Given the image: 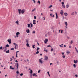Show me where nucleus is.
<instances>
[{
  "instance_id": "64",
  "label": "nucleus",
  "mask_w": 78,
  "mask_h": 78,
  "mask_svg": "<svg viewBox=\"0 0 78 78\" xmlns=\"http://www.w3.org/2000/svg\"><path fill=\"white\" fill-rule=\"evenodd\" d=\"M36 22V20H33V22Z\"/></svg>"
},
{
  "instance_id": "45",
  "label": "nucleus",
  "mask_w": 78,
  "mask_h": 78,
  "mask_svg": "<svg viewBox=\"0 0 78 78\" xmlns=\"http://www.w3.org/2000/svg\"><path fill=\"white\" fill-rule=\"evenodd\" d=\"M6 47H9V45H8V44L6 45Z\"/></svg>"
},
{
  "instance_id": "28",
  "label": "nucleus",
  "mask_w": 78,
  "mask_h": 78,
  "mask_svg": "<svg viewBox=\"0 0 78 78\" xmlns=\"http://www.w3.org/2000/svg\"><path fill=\"white\" fill-rule=\"evenodd\" d=\"M30 73H31V74H32V73H33V70H30Z\"/></svg>"
},
{
  "instance_id": "25",
  "label": "nucleus",
  "mask_w": 78,
  "mask_h": 78,
  "mask_svg": "<svg viewBox=\"0 0 78 78\" xmlns=\"http://www.w3.org/2000/svg\"><path fill=\"white\" fill-rule=\"evenodd\" d=\"M30 24L31 25L30 27H31V28H32V27H33V24L31 23H30Z\"/></svg>"
},
{
  "instance_id": "32",
  "label": "nucleus",
  "mask_w": 78,
  "mask_h": 78,
  "mask_svg": "<svg viewBox=\"0 0 78 78\" xmlns=\"http://www.w3.org/2000/svg\"><path fill=\"white\" fill-rule=\"evenodd\" d=\"M47 73L48 74V75L49 76H50V74H49V72H48Z\"/></svg>"
},
{
  "instance_id": "50",
  "label": "nucleus",
  "mask_w": 78,
  "mask_h": 78,
  "mask_svg": "<svg viewBox=\"0 0 78 78\" xmlns=\"http://www.w3.org/2000/svg\"><path fill=\"white\" fill-rule=\"evenodd\" d=\"M13 44L14 45H16V43H13Z\"/></svg>"
},
{
  "instance_id": "12",
  "label": "nucleus",
  "mask_w": 78,
  "mask_h": 78,
  "mask_svg": "<svg viewBox=\"0 0 78 78\" xmlns=\"http://www.w3.org/2000/svg\"><path fill=\"white\" fill-rule=\"evenodd\" d=\"M66 53H67V55L69 54V53H70V51H67L66 52Z\"/></svg>"
},
{
  "instance_id": "36",
  "label": "nucleus",
  "mask_w": 78,
  "mask_h": 78,
  "mask_svg": "<svg viewBox=\"0 0 78 78\" xmlns=\"http://www.w3.org/2000/svg\"><path fill=\"white\" fill-rule=\"evenodd\" d=\"M36 73H33V76H35L36 75Z\"/></svg>"
},
{
  "instance_id": "6",
  "label": "nucleus",
  "mask_w": 78,
  "mask_h": 78,
  "mask_svg": "<svg viewBox=\"0 0 78 78\" xmlns=\"http://www.w3.org/2000/svg\"><path fill=\"white\" fill-rule=\"evenodd\" d=\"M48 39H47V38H46L44 41V43H47V42H48Z\"/></svg>"
},
{
  "instance_id": "29",
  "label": "nucleus",
  "mask_w": 78,
  "mask_h": 78,
  "mask_svg": "<svg viewBox=\"0 0 78 78\" xmlns=\"http://www.w3.org/2000/svg\"><path fill=\"white\" fill-rule=\"evenodd\" d=\"M73 66L74 67V68H76V65H75V64H74L73 65Z\"/></svg>"
},
{
  "instance_id": "48",
  "label": "nucleus",
  "mask_w": 78,
  "mask_h": 78,
  "mask_svg": "<svg viewBox=\"0 0 78 78\" xmlns=\"http://www.w3.org/2000/svg\"><path fill=\"white\" fill-rule=\"evenodd\" d=\"M10 61H12V58H10Z\"/></svg>"
},
{
  "instance_id": "3",
  "label": "nucleus",
  "mask_w": 78,
  "mask_h": 78,
  "mask_svg": "<svg viewBox=\"0 0 78 78\" xmlns=\"http://www.w3.org/2000/svg\"><path fill=\"white\" fill-rule=\"evenodd\" d=\"M7 41L8 42H9V44H11V39H8Z\"/></svg>"
},
{
  "instance_id": "58",
  "label": "nucleus",
  "mask_w": 78,
  "mask_h": 78,
  "mask_svg": "<svg viewBox=\"0 0 78 78\" xmlns=\"http://www.w3.org/2000/svg\"><path fill=\"white\" fill-rule=\"evenodd\" d=\"M75 76H76V77H78V75H75Z\"/></svg>"
},
{
  "instance_id": "47",
  "label": "nucleus",
  "mask_w": 78,
  "mask_h": 78,
  "mask_svg": "<svg viewBox=\"0 0 78 78\" xmlns=\"http://www.w3.org/2000/svg\"><path fill=\"white\" fill-rule=\"evenodd\" d=\"M65 57H66V56H65V55H63V56H62V58H65Z\"/></svg>"
},
{
  "instance_id": "26",
  "label": "nucleus",
  "mask_w": 78,
  "mask_h": 78,
  "mask_svg": "<svg viewBox=\"0 0 78 78\" xmlns=\"http://www.w3.org/2000/svg\"><path fill=\"white\" fill-rule=\"evenodd\" d=\"M75 48L76 51V52L77 53H78V49H77L76 48V47H75Z\"/></svg>"
},
{
  "instance_id": "41",
  "label": "nucleus",
  "mask_w": 78,
  "mask_h": 78,
  "mask_svg": "<svg viewBox=\"0 0 78 78\" xmlns=\"http://www.w3.org/2000/svg\"><path fill=\"white\" fill-rule=\"evenodd\" d=\"M39 51H37L36 52V54H39Z\"/></svg>"
},
{
  "instance_id": "5",
  "label": "nucleus",
  "mask_w": 78,
  "mask_h": 78,
  "mask_svg": "<svg viewBox=\"0 0 78 78\" xmlns=\"http://www.w3.org/2000/svg\"><path fill=\"white\" fill-rule=\"evenodd\" d=\"M18 11L19 12V14L20 15L21 13L22 10H21V9H18Z\"/></svg>"
},
{
  "instance_id": "7",
  "label": "nucleus",
  "mask_w": 78,
  "mask_h": 78,
  "mask_svg": "<svg viewBox=\"0 0 78 78\" xmlns=\"http://www.w3.org/2000/svg\"><path fill=\"white\" fill-rule=\"evenodd\" d=\"M24 12H25V10L24 9H23L21 10V13L23 14Z\"/></svg>"
},
{
  "instance_id": "59",
  "label": "nucleus",
  "mask_w": 78,
  "mask_h": 78,
  "mask_svg": "<svg viewBox=\"0 0 78 78\" xmlns=\"http://www.w3.org/2000/svg\"><path fill=\"white\" fill-rule=\"evenodd\" d=\"M75 14H76V15L77 14V12H75Z\"/></svg>"
},
{
  "instance_id": "34",
  "label": "nucleus",
  "mask_w": 78,
  "mask_h": 78,
  "mask_svg": "<svg viewBox=\"0 0 78 78\" xmlns=\"http://www.w3.org/2000/svg\"><path fill=\"white\" fill-rule=\"evenodd\" d=\"M69 5H66V8H69Z\"/></svg>"
},
{
  "instance_id": "2",
  "label": "nucleus",
  "mask_w": 78,
  "mask_h": 78,
  "mask_svg": "<svg viewBox=\"0 0 78 78\" xmlns=\"http://www.w3.org/2000/svg\"><path fill=\"white\" fill-rule=\"evenodd\" d=\"M15 65L16 67H17L16 69H18L19 68V63H15Z\"/></svg>"
},
{
  "instance_id": "61",
  "label": "nucleus",
  "mask_w": 78,
  "mask_h": 78,
  "mask_svg": "<svg viewBox=\"0 0 78 78\" xmlns=\"http://www.w3.org/2000/svg\"><path fill=\"white\" fill-rule=\"evenodd\" d=\"M45 37H47V34H45Z\"/></svg>"
},
{
  "instance_id": "9",
  "label": "nucleus",
  "mask_w": 78,
  "mask_h": 78,
  "mask_svg": "<svg viewBox=\"0 0 78 78\" xmlns=\"http://www.w3.org/2000/svg\"><path fill=\"white\" fill-rule=\"evenodd\" d=\"M63 13H64V11H63L62 10H61V12H60V14H61L62 15V14H63Z\"/></svg>"
},
{
  "instance_id": "52",
  "label": "nucleus",
  "mask_w": 78,
  "mask_h": 78,
  "mask_svg": "<svg viewBox=\"0 0 78 78\" xmlns=\"http://www.w3.org/2000/svg\"><path fill=\"white\" fill-rule=\"evenodd\" d=\"M51 47V46H50V45H49L47 46V47Z\"/></svg>"
},
{
  "instance_id": "33",
  "label": "nucleus",
  "mask_w": 78,
  "mask_h": 78,
  "mask_svg": "<svg viewBox=\"0 0 78 78\" xmlns=\"http://www.w3.org/2000/svg\"><path fill=\"white\" fill-rule=\"evenodd\" d=\"M75 14V12H73L72 13H71V15L72 16H73V15H74V14Z\"/></svg>"
},
{
  "instance_id": "30",
  "label": "nucleus",
  "mask_w": 78,
  "mask_h": 78,
  "mask_svg": "<svg viewBox=\"0 0 78 78\" xmlns=\"http://www.w3.org/2000/svg\"><path fill=\"white\" fill-rule=\"evenodd\" d=\"M62 8H65V5H62Z\"/></svg>"
},
{
  "instance_id": "42",
  "label": "nucleus",
  "mask_w": 78,
  "mask_h": 78,
  "mask_svg": "<svg viewBox=\"0 0 78 78\" xmlns=\"http://www.w3.org/2000/svg\"><path fill=\"white\" fill-rule=\"evenodd\" d=\"M40 72H41V70H39L38 71V73H40Z\"/></svg>"
},
{
  "instance_id": "51",
  "label": "nucleus",
  "mask_w": 78,
  "mask_h": 78,
  "mask_svg": "<svg viewBox=\"0 0 78 78\" xmlns=\"http://www.w3.org/2000/svg\"><path fill=\"white\" fill-rule=\"evenodd\" d=\"M57 63L58 65H59V62H58V61L57 62Z\"/></svg>"
},
{
  "instance_id": "46",
  "label": "nucleus",
  "mask_w": 78,
  "mask_h": 78,
  "mask_svg": "<svg viewBox=\"0 0 78 78\" xmlns=\"http://www.w3.org/2000/svg\"><path fill=\"white\" fill-rule=\"evenodd\" d=\"M62 5H64V3L63 2H62Z\"/></svg>"
},
{
  "instance_id": "53",
  "label": "nucleus",
  "mask_w": 78,
  "mask_h": 78,
  "mask_svg": "<svg viewBox=\"0 0 78 78\" xmlns=\"http://www.w3.org/2000/svg\"><path fill=\"white\" fill-rule=\"evenodd\" d=\"M2 46H1L0 47V50H2Z\"/></svg>"
},
{
  "instance_id": "8",
  "label": "nucleus",
  "mask_w": 78,
  "mask_h": 78,
  "mask_svg": "<svg viewBox=\"0 0 78 78\" xmlns=\"http://www.w3.org/2000/svg\"><path fill=\"white\" fill-rule=\"evenodd\" d=\"M74 63H75V64H76V63H77L78 62V60H74Z\"/></svg>"
},
{
  "instance_id": "35",
  "label": "nucleus",
  "mask_w": 78,
  "mask_h": 78,
  "mask_svg": "<svg viewBox=\"0 0 78 78\" xmlns=\"http://www.w3.org/2000/svg\"><path fill=\"white\" fill-rule=\"evenodd\" d=\"M37 3H39V4H41V2L39 1H38Z\"/></svg>"
},
{
  "instance_id": "44",
  "label": "nucleus",
  "mask_w": 78,
  "mask_h": 78,
  "mask_svg": "<svg viewBox=\"0 0 78 78\" xmlns=\"http://www.w3.org/2000/svg\"><path fill=\"white\" fill-rule=\"evenodd\" d=\"M33 24L34 25H36V23L35 22H33Z\"/></svg>"
},
{
  "instance_id": "55",
  "label": "nucleus",
  "mask_w": 78,
  "mask_h": 78,
  "mask_svg": "<svg viewBox=\"0 0 78 78\" xmlns=\"http://www.w3.org/2000/svg\"><path fill=\"white\" fill-rule=\"evenodd\" d=\"M19 73V72L18 71H16V73L18 74Z\"/></svg>"
},
{
  "instance_id": "39",
  "label": "nucleus",
  "mask_w": 78,
  "mask_h": 78,
  "mask_svg": "<svg viewBox=\"0 0 78 78\" xmlns=\"http://www.w3.org/2000/svg\"><path fill=\"white\" fill-rule=\"evenodd\" d=\"M73 43V41L72 40L70 42L71 44H72Z\"/></svg>"
},
{
  "instance_id": "57",
  "label": "nucleus",
  "mask_w": 78,
  "mask_h": 78,
  "mask_svg": "<svg viewBox=\"0 0 78 78\" xmlns=\"http://www.w3.org/2000/svg\"><path fill=\"white\" fill-rule=\"evenodd\" d=\"M6 51V49H5L4 50V52H5V51Z\"/></svg>"
},
{
  "instance_id": "18",
  "label": "nucleus",
  "mask_w": 78,
  "mask_h": 78,
  "mask_svg": "<svg viewBox=\"0 0 78 78\" xmlns=\"http://www.w3.org/2000/svg\"><path fill=\"white\" fill-rule=\"evenodd\" d=\"M16 47H18V44H16L15 47V49H16Z\"/></svg>"
},
{
  "instance_id": "4",
  "label": "nucleus",
  "mask_w": 78,
  "mask_h": 78,
  "mask_svg": "<svg viewBox=\"0 0 78 78\" xmlns=\"http://www.w3.org/2000/svg\"><path fill=\"white\" fill-rule=\"evenodd\" d=\"M39 61L40 63H43V62H42V58L39 59Z\"/></svg>"
},
{
  "instance_id": "10",
  "label": "nucleus",
  "mask_w": 78,
  "mask_h": 78,
  "mask_svg": "<svg viewBox=\"0 0 78 78\" xmlns=\"http://www.w3.org/2000/svg\"><path fill=\"white\" fill-rule=\"evenodd\" d=\"M26 32L27 33H30V30L28 29L27 30H26Z\"/></svg>"
},
{
  "instance_id": "54",
  "label": "nucleus",
  "mask_w": 78,
  "mask_h": 78,
  "mask_svg": "<svg viewBox=\"0 0 78 78\" xmlns=\"http://www.w3.org/2000/svg\"><path fill=\"white\" fill-rule=\"evenodd\" d=\"M61 33H63V30H61Z\"/></svg>"
},
{
  "instance_id": "63",
  "label": "nucleus",
  "mask_w": 78,
  "mask_h": 78,
  "mask_svg": "<svg viewBox=\"0 0 78 78\" xmlns=\"http://www.w3.org/2000/svg\"><path fill=\"white\" fill-rule=\"evenodd\" d=\"M69 48H72V47H71V46H69Z\"/></svg>"
},
{
  "instance_id": "27",
  "label": "nucleus",
  "mask_w": 78,
  "mask_h": 78,
  "mask_svg": "<svg viewBox=\"0 0 78 78\" xmlns=\"http://www.w3.org/2000/svg\"><path fill=\"white\" fill-rule=\"evenodd\" d=\"M35 9H36V8H34V9H33L32 10V12H33L34 11H35Z\"/></svg>"
},
{
  "instance_id": "1",
  "label": "nucleus",
  "mask_w": 78,
  "mask_h": 78,
  "mask_svg": "<svg viewBox=\"0 0 78 78\" xmlns=\"http://www.w3.org/2000/svg\"><path fill=\"white\" fill-rule=\"evenodd\" d=\"M44 60H45V61H47L48 60V56H46L44 57Z\"/></svg>"
},
{
  "instance_id": "22",
  "label": "nucleus",
  "mask_w": 78,
  "mask_h": 78,
  "mask_svg": "<svg viewBox=\"0 0 78 78\" xmlns=\"http://www.w3.org/2000/svg\"><path fill=\"white\" fill-rule=\"evenodd\" d=\"M55 15L56 16V19H58V15H57V13H55Z\"/></svg>"
},
{
  "instance_id": "43",
  "label": "nucleus",
  "mask_w": 78,
  "mask_h": 78,
  "mask_svg": "<svg viewBox=\"0 0 78 78\" xmlns=\"http://www.w3.org/2000/svg\"><path fill=\"white\" fill-rule=\"evenodd\" d=\"M20 76H23V73H21L20 74Z\"/></svg>"
},
{
  "instance_id": "20",
  "label": "nucleus",
  "mask_w": 78,
  "mask_h": 78,
  "mask_svg": "<svg viewBox=\"0 0 78 78\" xmlns=\"http://www.w3.org/2000/svg\"><path fill=\"white\" fill-rule=\"evenodd\" d=\"M6 53H9V50H8L7 51H6Z\"/></svg>"
},
{
  "instance_id": "11",
  "label": "nucleus",
  "mask_w": 78,
  "mask_h": 78,
  "mask_svg": "<svg viewBox=\"0 0 78 78\" xmlns=\"http://www.w3.org/2000/svg\"><path fill=\"white\" fill-rule=\"evenodd\" d=\"M15 23L17 24V25H19V21L17 20L15 22Z\"/></svg>"
},
{
  "instance_id": "56",
  "label": "nucleus",
  "mask_w": 78,
  "mask_h": 78,
  "mask_svg": "<svg viewBox=\"0 0 78 78\" xmlns=\"http://www.w3.org/2000/svg\"><path fill=\"white\" fill-rule=\"evenodd\" d=\"M34 19H36V16H34Z\"/></svg>"
},
{
  "instance_id": "38",
  "label": "nucleus",
  "mask_w": 78,
  "mask_h": 78,
  "mask_svg": "<svg viewBox=\"0 0 78 78\" xmlns=\"http://www.w3.org/2000/svg\"><path fill=\"white\" fill-rule=\"evenodd\" d=\"M52 6H53V5H51L50 6L48 7V8H51V7H52Z\"/></svg>"
},
{
  "instance_id": "37",
  "label": "nucleus",
  "mask_w": 78,
  "mask_h": 78,
  "mask_svg": "<svg viewBox=\"0 0 78 78\" xmlns=\"http://www.w3.org/2000/svg\"><path fill=\"white\" fill-rule=\"evenodd\" d=\"M34 34H35V33H36V32H35V31L33 30L32 32Z\"/></svg>"
},
{
  "instance_id": "23",
  "label": "nucleus",
  "mask_w": 78,
  "mask_h": 78,
  "mask_svg": "<svg viewBox=\"0 0 78 78\" xmlns=\"http://www.w3.org/2000/svg\"><path fill=\"white\" fill-rule=\"evenodd\" d=\"M19 34H20V33L19 32H17L16 33V35H19Z\"/></svg>"
},
{
  "instance_id": "16",
  "label": "nucleus",
  "mask_w": 78,
  "mask_h": 78,
  "mask_svg": "<svg viewBox=\"0 0 78 78\" xmlns=\"http://www.w3.org/2000/svg\"><path fill=\"white\" fill-rule=\"evenodd\" d=\"M26 42H27V43H28L29 41L28 39H26Z\"/></svg>"
},
{
  "instance_id": "24",
  "label": "nucleus",
  "mask_w": 78,
  "mask_h": 78,
  "mask_svg": "<svg viewBox=\"0 0 78 78\" xmlns=\"http://www.w3.org/2000/svg\"><path fill=\"white\" fill-rule=\"evenodd\" d=\"M10 69H12V70H14V68H12V66H10Z\"/></svg>"
},
{
  "instance_id": "21",
  "label": "nucleus",
  "mask_w": 78,
  "mask_h": 78,
  "mask_svg": "<svg viewBox=\"0 0 78 78\" xmlns=\"http://www.w3.org/2000/svg\"><path fill=\"white\" fill-rule=\"evenodd\" d=\"M50 16L51 17H55V16H54V15L52 14H50Z\"/></svg>"
},
{
  "instance_id": "15",
  "label": "nucleus",
  "mask_w": 78,
  "mask_h": 78,
  "mask_svg": "<svg viewBox=\"0 0 78 78\" xmlns=\"http://www.w3.org/2000/svg\"><path fill=\"white\" fill-rule=\"evenodd\" d=\"M34 46H35V45L34 44L32 46V47L33 48H35V47Z\"/></svg>"
},
{
  "instance_id": "49",
  "label": "nucleus",
  "mask_w": 78,
  "mask_h": 78,
  "mask_svg": "<svg viewBox=\"0 0 78 78\" xmlns=\"http://www.w3.org/2000/svg\"><path fill=\"white\" fill-rule=\"evenodd\" d=\"M44 51H46V52H48V51H47V50H45V49L44 50Z\"/></svg>"
},
{
  "instance_id": "17",
  "label": "nucleus",
  "mask_w": 78,
  "mask_h": 78,
  "mask_svg": "<svg viewBox=\"0 0 78 78\" xmlns=\"http://www.w3.org/2000/svg\"><path fill=\"white\" fill-rule=\"evenodd\" d=\"M64 15L65 16H67L68 14H67V13H64Z\"/></svg>"
},
{
  "instance_id": "40",
  "label": "nucleus",
  "mask_w": 78,
  "mask_h": 78,
  "mask_svg": "<svg viewBox=\"0 0 78 78\" xmlns=\"http://www.w3.org/2000/svg\"><path fill=\"white\" fill-rule=\"evenodd\" d=\"M11 50H14V48H12L11 49Z\"/></svg>"
},
{
  "instance_id": "14",
  "label": "nucleus",
  "mask_w": 78,
  "mask_h": 78,
  "mask_svg": "<svg viewBox=\"0 0 78 78\" xmlns=\"http://www.w3.org/2000/svg\"><path fill=\"white\" fill-rule=\"evenodd\" d=\"M26 45L27 47H30V45H29V44L28 43H27L26 44Z\"/></svg>"
},
{
  "instance_id": "60",
  "label": "nucleus",
  "mask_w": 78,
  "mask_h": 78,
  "mask_svg": "<svg viewBox=\"0 0 78 78\" xmlns=\"http://www.w3.org/2000/svg\"><path fill=\"white\" fill-rule=\"evenodd\" d=\"M16 58H17V54L16 53Z\"/></svg>"
},
{
  "instance_id": "31",
  "label": "nucleus",
  "mask_w": 78,
  "mask_h": 78,
  "mask_svg": "<svg viewBox=\"0 0 78 78\" xmlns=\"http://www.w3.org/2000/svg\"><path fill=\"white\" fill-rule=\"evenodd\" d=\"M37 50H37V51H38V50H39L40 49V48H39V47H37Z\"/></svg>"
},
{
  "instance_id": "19",
  "label": "nucleus",
  "mask_w": 78,
  "mask_h": 78,
  "mask_svg": "<svg viewBox=\"0 0 78 78\" xmlns=\"http://www.w3.org/2000/svg\"><path fill=\"white\" fill-rule=\"evenodd\" d=\"M27 27L28 28H30V24H27Z\"/></svg>"
},
{
  "instance_id": "13",
  "label": "nucleus",
  "mask_w": 78,
  "mask_h": 78,
  "mask_svg": "<svg viewBox=\"0 0 78 78\" xmlns=\"http://www.w3.org/2000/svg\"><path fill=\"white\" fill-rule=\"evenodd\" d=\"M65 23L66 26H67V25H68V24L67 23V22H65Z\"/></svg>"
},
{
  "instance_id": "62",
  "label": "nucleus",
  "mask_w": 78,
  "mask_h": 78,
  "mask_svg": "<svg viewBox=\"0 0 78 78\" xmlns=\"http://www.w3.org/2000/svg\"><path fill=\"white\" fill-rule=\"evenodd\" d=\"M27 61H28L29 62H30V61L28 59H27Z\"/></svg>"
}]
</instances>
